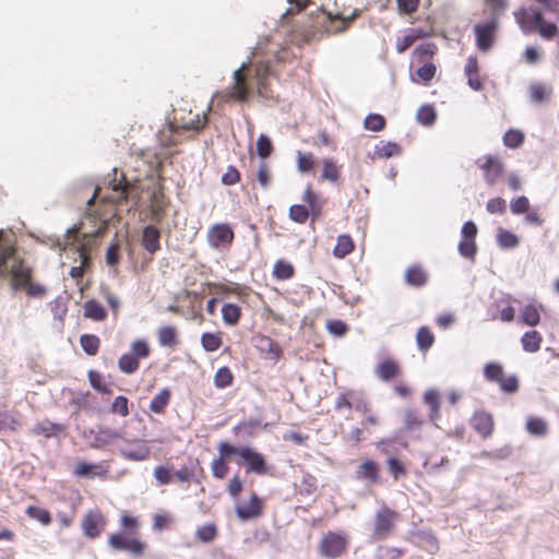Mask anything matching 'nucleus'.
I'll return each mask as SVG.
<instances>
[{"instance_id": "f257e3e1", "label": "nucleus", "mask_w": 559, "mask_h": 559, "mask_svg": "<svg viewBox=\"0 0 559 559\" xmlns=\"http://www.w3.org/2000/svg\"><path fill=\"white\" fill-rule=\"evenodd\" d=\"M0 276L10 277L12 287L25 288L31 296L44 294V287L31 283V270L16 254L12 237L0 230Z\"/></svg>"}, {"instance_id": "f03ea898", "label": "nucleus", "mask_w": 559, "mask_h": 559, "mask_svg": "<svg viewBox=\"0 0 559 559\" xmlns=\"http://www.w3.org/2000/svg\"><path fill=\"white\" fill-rule=\"evenodd\" d=\"M514 20L523 34L538 33L545 40H551L558 34L556 23L547 22L544 12L532 5L521 7L513 13Z\"/></svg>"}, {"instance_id": "7ed1b4c3", "label": "nucleus", "mask_w": 559, "mask_h": 559, "mask_svg": "<svg viewBox=\"0 0 559 559\" xmlns=\"http://www.w3.org/2000/svg\"><path fill=\"white\" fill-rule=\"evenodd\" d=\"M218 452L222 455H237L247 465V471L258 475L267 474V467L264 456L249 445L235 447L228 442L218 444Z\"/></svg>"}, {"instance_id": "20e7f679", "label": "nucleus", "mask_w": 559, "mask_h": 559, "mask_svg": "<svg viewBox=\"0 0 559 559\" xmlns=\"http://www.w3.org/2000/svg\"><path fill=\"white\" fill-rule=\"evenodd\" d=\"M246 69L247 63H242L239 69L235 70L233 74V85L226 91L217 93V96L224 102L230 99L246 102L251 91V85L247 82V74L243 73ZM248 75H251V70L248 71Z\"/></svg>"}, {"instance_id": "39448f33", "label": "nucleus", "mask_w": 559, "mask_h": 559, "mask_svg": "<svg viewBox=\"0 0 559 559\" xmlns=\"http://www.w3.org/2000/svg\"><path fill=\"white\" fill-rule=\"evenodd\" d=\"M150 355V347L143 340H136L131 344L130 350L123 354L118 361L119 369L124 373H133L139 368V359Z\"/></svg>"}, {"instance_id": "423d86ee", "label": "nucleus", "mask_w": 559, "mask_h": 559, "mask_svg": "<svg viewBox=\"0 0 559 559\" xmlns=\"http://www.w3.org/2000/svg\"><path fill=\"white\" fill-rule=\"evenodd\" d=\"M83 436L90 441V445L93 449H103L122 439L120 430L106 426H99L97 429L85 430Z\"/></svg>"}, {"instance_id": "0eeeda50", "label": "nucleus", "mask_w": 559, "mask_h": 559, "mask_svg": "<svg viewBox=\"0 0 559 559\" xmlns=\"http://www.w3.org/2000/svg\"><path fill=\"white\" fill-rule=\"evenodd\" d=\"M347 547V538L345 535L329 532L325 534L319 545V552L326 559H335L341 557Z\"/></svg>"}, {"instance_id": "6e6552de", "label": "nucleus", "mask_w": 559, "mask_h": 559, "mask_svg": "<svg viewBox=\"0 0 559 559\" xmlns=\"http://www.w3.org/2000/svg\"><path fill=\"white\" fill-rule=\"evenodd\" d=\"M477 226L474 222L468 221L464 223L461 230V241L459 242V253L466 259L474 261L477 253V246L475 238L477 236Z\"/></svg>"}, {"instance_id": "1a4fd4ad", "label": "nucleus", "mask_w": 559, "mask_h": 559, "mask_svg": "<svg viewBox=\"0 0 559 559\" xmlns=\"http://www.w3.org/2000/svg\"><path fill=\"white\" fill-rule=\"evenodd\" d=\"M498 26L499 23L497 17H491L489 21L474 26L476 46L480 51H488L491 49Z\"/></svg>"}, {"instance_id": "9d476101", "label": "nucleus", "mask_w": 559, "mask_h": 559, "mask_svg": "<svg viewBox=\"0 0 559 559\" xmlns=\"http://www.w3.org/2000/svg\"><path fill=\"white\" fill-rule=\"evenodd\" d=\"M123 443L119 447V453L128 461L142 462L148 459L151 449L144 440H126L121 439Z\"/></svg>"}, {"instance_id": "9b49d317", "label": "nucleus", "mask_w": 559, "mask_h": 559, "mask_svg": "<svg viewBox=\"0 0 559 559\" xmlns=\"http://www.w3.org/2000/svg\"><path fill=\"white\" fill-rule=\"evenodd\" d=\"M396 518L397 513L386 507L378 510L376 513L372 538L374 540L385 539L390 535Z\"/></svg>"}, {"instance_id": "f8f14e48", "label": "nucleus", "mask_w": 559, "mask_h": 559, "mask_svg": "<svg viewBox=\"0 0 559 559\" xmlns=\"http://www.w3.org/2000/svg\"><path fill=\"white\" fill-rule=\"evenodd\" d=\"M209 243L215 249L228 247L234 239V231L226 224L214 225L207 235Z\"/></svg>"}, {"instance_id": "ddd939ff", "label": "nucleus", "mask_w": 559, "mask_h": 559, "mask_svg": "<svg viewBox=\"0 0 559 559\" xmlns=\"http://www.w3.org/2000/svg\"><path fill=\"white\" fill-rule=\"evenodd\" d=\"M480 169L484 171V179L489 186H493L502 176L503 164L498 157L488 156L484 163H479Z\"/></svg>"}, {"instance_id": "4468645a", "label": "nucleus", "mask_w": 559, "mask_h": 559, "mask_svg": "<svg viewBox=\"0 0 559 559\" xmlns=\"http://www.w3.org/2000/svg\"><path fill=\"white\" fill-rule=\"evenodd\" d=\"M109 545L117 550H127L133 555H140L144 545L134 538H128L122 534H114L109 537Z\"/></svg>"}, {"instance_id": "2eb2a0df", "label": "nucleus", "mask_w": 559, "mask_h": 559, "mask_svg": "<svg viewBox=\"0 0 559 559\" xmlns=\"http://www.w3.org/2000/svg\"><path fill=\"white\" fill-rule=\"evenodd\" d=\"M74 474L82 477H106L108 467L102 463H86L80 462L76 464Z\"/></svg>"}, {"instance_id": "dca6fc26", "label": "nucleus", "mask_w": 559, "mask_h": 559, "mask_svg": "<svg viewBox=\"0 0 559 559\" xmlns=\"http://www.w3.org/2000/svg\"><path fill=\"white\" fill-rule=\"evenodd\" d=\"M105 525V521L103 515L99 512H91L88 513L83 522L82 528L86 536L94 538L98 536Z\"/></svg>"}, {"instance_id": "f3484780", "label": "nucleus", "mask_w": 559, "mask_h": 559, "mask_svg": "<svg viewBox=\"0 0 559 559\" xmlns=\"http://www.w3.org/2000/svg\"><path fill=\"white\" fill-rule=\"evenodd\" d=\"M237 516L240 520H250L261 514V500L257 493H252L248 503L236 507Z\"/></svg>"}, {"instance_id": "a211bd4d", "label": "nucleus", "mask_w": 559, "mask_h": 559, "mask_svg": "<svg viewBox=\"0 0 559 559\" xmlns=\"http://www.w3.org/2000/svg\"><path fill=\"white\" fill-rule=\"evenodd\" d=\"M472 426L479 435L487 438L493 429L492 417L488 413L478 412L472 418Z\"/></svg>"}, {"instance_id": "6ab92c4d", "label": "nucleus", "mask_w": 559, "mask_h": 559, "mask_svg": "<svg viewBox=\"0 0 559 559\" xmlns=\"http://www.w3.org/2000/svg\"><path fill=\"white\" fill-rule=\"evenodd\" d=\"M374 372L380 380L386 382L397 377L401 368L395 360L388 358L378 364Z\"/></svg>"}, {"instance_id": "aec40b11", "label": "nucleus", "mask_w": 559, "mask_h": 559, "mask_svg": "<svg viewBox=\"0 0 559 559\" xmlns=\"http://www.w3.org/2000/svg\"><path fill=\"white\" fill-rule=\"evenodd\" d=\"M355 477L360 480L376 483L379 480V466L374 461L362 462L355 472Z\"/></svg>"}, {"instance_id": "412c9836", "label": "nucleus", "mask_w": 559, "mask_h": 559, "mask_svg": "<svg viewBox=\"0 0 559 559\" xmlns=\"http://www.w3.org/2000/svg\"><path fill=\"white\" fill-rule=\"evenodd\" d=\"M255 347L271 359H277L281 356L278 344L269 336H258L255 338Z\"/></svg>"}, {"instance_id": "4be33fe9", "label": "nucleus", "mask_w": 559, "mask_h": 559, "mask_svg": "<svg viewBox=\"0 0 559 559\" xmlns=\"http://www.w3.org/2000/svg\"><path fill=\"white\" fill-rule=\"evenodd\" d=\"M159 230L154 226H146L143 229L142 245L150 253H155L159 250Z\"/></svg>"}, {"instance_id": "5701e85b", "label": "nucleus", "mask_w": 559, "mask_h": 559, "mask_svg": "<svg viewBox=\"0 0 559 559\" xmlns=\"http://www.w3.org/2000/svg\"><path fill=\"white\" fill-rule=\"evenodd\" d=\"M322 166L321 179L335 183L341 175V165L334 158L329 157L322 159Z\"/></svg>"}, {"instance_id": "b1692460", "label": "nucleus", "mask_w": 559, "mask_h": 559, "mask_svg": "<svg viewBox=\"0 0 559 559\" xmlns=\"http://www.w3.org/2000/svg\"><path fill=\"white\" fill-rule=\"evenodd\" d=\"M83 308L84 316L94 321H104L107 317L106 309L94 299L87 300Z\"/></svg>"}, {"instance_id": "393cba45", "label": "nucleus", "mask_w": 559, "mask_h": 559, "mask_svg": "<svg viewBox=\"0 0 559 559\" xmlns=\"http://www.w3.org/2000/svg\"><path fill=\"white\" fill-rule=\"evenodd\" d=\"M425 403L430 407L429 418L437 421L440 417V401L438 391L430 389L424 395Z\"/></svg>"}, {"instance_id": "a878e982", "label": "nucleus", "mask_w": 559, "mask_h": 559, "mask_svg": "<svg viewBox=\"0 0 559 559\" xmlns=\"http://www.w3.org/2000/svg\"><path fill=\"white\" fill-rule=\"evenodd\" d=\"M525 428L526 431L534 437H545L548 432L547 423L539 417H527Z\"/></svg>"}, {"instance_id": "bb28decb", "label": "nucleus", "mask_w": 559, "mask_h": 559, "mask_svg": "<svg viewBox=\"0 0 559 559\" xmlns=\"http://www.w3.org/2000/svg\"><path fill=\"white\" fill-rule=\"evenodd\" d=\"M521 343L525 352L535 353L540 347L542 336L537 331H528L523 334Z\"/></svg>"}, {"instance_id": "cd10ccee", "label": "nucleus", "mask_w": 559, "mask_h": 559, "mask_svg": "<svg viewBox=\"0 0 559 559\" xmlns=\"http://www.w3.org/2000/svg\"><path fill=\"white\" fill-rule=\"evenodd\" d=\"M538 308L542 309L543 306L539 305L537 307L534 304L526 305L523 308L522 313H521L522 322H524L526 325H530V326H536L540 321Z\"/></svg>"}, {"instance_id": "c85d7f7f", "label": "nucleus", "mask_w": 559, "mask_h": 559, "mask_svg": "<svg viewBox=\"0 0 559 559\" xmlns=\"http://www.w3.org/2000/svg\"><path fill=\"white\" fill-rule=\"evenodd\" d=\"M421 33L418 29H408L402 37H399L396 40V51L399 53H403L406 51L418 38H420Z\"/></svg>"}, {"instance_id": "c756f323", "label": "nucleus", "mask_w": 559, "mask_h": 559, "mask_svg": "<svg viewBox=\"0 0 559 559\" xmlns=\"http://www.w3.org/2000/svg\"><path fill=\"white\" fill-rule=\"evenodd\" d=\"M406 283L413 286H423L427 282V274L419 266H411L405 273Z\"/></svg>"}, {"instance_id": "7c9ffc66", "label": "nucleus", "mask_w": 559, "mask_h": 559, "mask_svg": "<svg viewBox=\"0 0 559 559\" xmlns=\"http://www.w3.org/2000/svg\"><path fill=\"white\" fill-rule=\"evenodd\" d=\"M170 400V391L168 389L160 390L151 401L150 409L155 414H160Z\"/></svg>"}, {"instance_id": "2f4dec72", "label": "nucleus", "mask_w": 559, "mask_h": 559, "mask_svg": "<svg viewBox=\"0 0 559 559\" xmlns=\"http://www.w3.org/2000/svg\"><path fill=\"white\" fill-rule=\"evenodd\" d=\"M497 242L499 247L503 249H513L520 243V239L516 235L509 230L499 228L497 234Z\"/></svg>"}, {"instance_id": "473e14b6", "label": "nucleus", "mask_w": 559, "mask_h": 559, "mask_svg": "<svg viewBox=\"0 0 559 559\" xmlns=\"http://www.w3.org/2000/svg\"><path fill=\"white\" fill-rule=\"evenodd\" d=\"M78 254L80 259V265L71 267L69 274L72 278H81L85 269L88 266L90 258L85 250V247L82 245L78 248Z\"/></svg>"}, {"instance_id": "72a5a7b5", "label": "nucleus", "mask_w": 559, "mask_h": 559, "mask_svg": "<svg viewBox=\"0 0 559 559\" xmlns=\"http://www.w3.org/2000/svg\"><path fill=\"white\" fill-rule=\"evenodd\" d=\"M354 249L353 240L347 235H340L337 237L336 246L334 247L333 253L337 258H345Z\"/></svg>"}, {"instance_id": "f704fd0d", "label": "nucleus", "mask_w": 559, "mask_h": 559, "mask_svg": "<svg viewBox=\"0 0 559 559\" xmlns=\"http://www.w3.org/2000/svg\"><path fill=\"white\" fill-rule=\"evenodd\" d=\"M158 342L162 346L173 347L177 344V331L174 326H162L158 331Z\"/></svg>"}, {"instance_id": "c9c22d12", "label": "nucleus", "mask_w": 559, "mask_h": 559, "mask_svg": "<svg viewBox=\"0 0 559 559\" xmlns=\"http://www.w3.org/2000/svg\"><path fill=\"white\" fill-rule=\"evenodd\" d=\"M436 71H437L436 66L431 62H427L417 69L416 76L418 78V80H416V78L414 75H412V81L413 82L420 81L426 84L435 78Z\"/></svg>"}, {"instance_id": "e433bc0d", "label": "nucleus", "mask_w": 559, "mask_h": 559, "mask_svg": "<svg viewBox=\"0 0 559 559\" xmlns=\"http://www.w3.org/2000/svg\"><path fill=\"white\" fill-rule=\"evenodd\" d=\"M416 342L420 350H427L432 346L435 336L428 328L421 326L417 331Z\"/></svg>"}, {"instance_id": "4c0bfd02", "label": "nucleus", "mask_w": 559, "mask_h": 559, "mask_svg": "<svg viewBox=\"0 0 559 559\" xmlns=\"http://www.w3.org/2000/svg\"><path fill=\"white\" fill-rule=\"evenodd\" d=\"M484 377L487 381L496 382L499 384L503 377L502 366L498 362H489L485 365Z\"/></svg>"}, {"instance_id": "58836bf2", "label": "nucleus", "mask_w": 559, "mask_h": 559, "mask_svg": "<svg viewBox=\"0 0 559 559\" xmlns=\"http://www.w3.org/2000/svg\"><path fill=\"white\" fill-rule=\"evenodd\" d=\"M316 158L312 153L297 152V169L299 173H310L314 167Z\"/></svg>"}, {"instance_id": "ea45409f", "label": "nucleus", "mask_w": 559, "mask_h": 559, "mask_svg": "<svg viewBox=\"0 0 559 559\" xmlns=\"http://www.w3.org/2000/svg\"><path fill=\"white\" fill-rule=\"evenodd\" d=\"M99 338L93 334H83L80 337V344L83 350L88 355H95L99 348Z\"/></svg>"}, {"instance_id": "a19ab883", "label": "nucleus", "mask_w": 559, "mask_h": 559, "mask_svg": "<svg viewBox=\"0 0 559 559\" xmlns=\"http://www.w3.org/2000/svg\"><path fill=\"white\" fill-rule=\"evenodd\" d=\"M254 82L258 93L261 96H265V83L264 80L269 74V67L266 64H257L254 69Z\"/></svg>"}, {"instance_id": "79ce46f5", "label": "nucleus", "mask_w": 559, "mask_h": 559, "mask_svg": "<svg viewBox=\"0 0 559 559\" xmlns=\"http://www.w3.org/2000/svg\"><path fill=\"white\" fill-rule=\"evenodd\" d=\"M223 320L226 324L234 325L240 317V309L235 304H225L222 308Z\"/></svg>"}, {"instance_id": "37998d69", "label": "nucleus", "mask_w": 559, "mask_h": 559, "mask_svg": "<svg viewBox=\"0 0 559 559\" xmlns=\"http://www.w3.org/2000/svg\"><path fill=\"white\" fill-rule=\"evenodd\" d=\"M231 455H222L219 454V457L214 459L211 464V469L213 473V476L222 479L224 478L228 473V466L225 462L226 459L230 457Z\"/></svg>"}, {"instance_id": "c03bdc74", "label": "nucleus", "mask_w": 559, "mask_h": 559, "mask_svg": "<svg viewBox=\"0 0 559 559\" xmlns=\"http://www.w3.org/2000/svg\"><path fill=\"white\" fill-rule=\"evenodd\" d=\"M201 344L206 352H215L222 345V338L215 333H203L201 337Z\"/></svg>"}, {"instance_id": "a18cd8bd", "label": "nucleus", "mask_w": 559, "mask_h": 559, "mask_svg": "<svg viewBox=\"0 0 559 559\" xmlns=\"http://www.w3.org/2000/svg\"><path fill=\"white\" fill-rule=\"evenodd\" d=\"M417 120L424 124V126H431L433 124V122L436 121V111L433 109L432 106H429V105H426V106H421L418 110H417Z\"/></svg>"}, {"instance_id": "49530a36", "label": "nucleus", "mask_w": 559, "mask_h": 559, "mask_svg": "<svg viewBox=\"0 0 559 559\" xmlns=\"http://www.w3.org/2000/svg\"><path fill=\"white\" fill-rule=\"evenodd\" d=\"M233 382V374L227 367L219 368L214 376V384L216 388L225 389Z\"/></svg>"}, {"instance_id": "de8ad7c7", "label": "nucleus", "mask_w": 559, "mask_h": 559, "mask_svg": "<svg viewBox=\"0 0 559 559\" xmlns=\"http://www.w3.org/2000/svg\"><path fill=\"white\" fill-rule=\"evenodd\" d=\"M25 512L29 518L37 520L43 525H48L51 522L50 513L45 509L29 506Z\"/></svg>"}, {"instance_id": "09e8293b", "label": "nucleus", "mask_w": 559, "mask_h": 559, "mask_svg": "<svg viewBox=\"0 0 559 559\" xmlns=\"http://www.w3.org/2000/svg\"><path fill=\"white\" fill-rule=\"evenodd\" d=\"M273 274L278 280H288L294 274L293 265L280 260L274 265Z\"/></svg>"}, {"instance_id": "8fccbe9b", "label": "nucleus", "mask_w": 559, "mask_h": 559, "mask_svg": "<svg viewBox=\"0 0 559 559\" xmlns=\"http://www.w3.org/2000/svg\"><path fill=\"white\" fill-rule=\"evenodd\" d=\"M217 534L216 526L212 523L200 526L197 530L195 536L203 543L212 542Z\"/></svg>"}, {"instance_id": "3c124183", "label": "nucleus", "mask_w": 559, "mask_h": 559, "mask_svg": "<svg viewBox=\"0 0 559 559\" xmlns=\"http://www.w3.org/2000/svg\"><path fill=\"white\" fill-rule=\"evenodd\" d=\"M289 217L294 222L302 224L309 217V210L305 205L294 204L289 209Z\"/></svg>"}, {"instance_id": "603ef678", "label": "nucleus", "mask_w": 559, "mask_h": 559, "mask_svg": "<svg viewBox=\"0 0 559 559\" xmlns=\"http://www.w3.org/2000/svg\"><path fill=\"white\" fill-rule=\"evenodd\" d=\"M385 120L381 115L370 114L365 119V128L378 132L384 128Z\"/></svg>"}, {"instance_id": "864d4df0", "label": "nucleus", "mask_w": 559, "mask_h": 559, "mask_svg": "<svg viewBox=\"0 0 559 559\" xmlns=\"http://www.w3.org/2000/svg\"><path fill=\"white\" fill-rule=\"evenodd\" d=\"M423 424L424 420L416 411L408 409L405 412V428L407 430L419 429Z\"/></svg>"}, {"instance_id": "5fc2aeb1", "label": "nucleus", "mask_w": 559, "mask_h": 559, "mask_svg": "<svg viewBox=\"0 0 559 559\" xmlns=\"http://www.w3.org/2000/svg\"><path fill=\"white\" fill-rule=\"evenodd\" d=\"M523 140H524L523 133L518 130H509L508 132L504 133V136H503L504 145L508 147H511V148H515L519 145H521Z\"/></svg>"}, {"instance_id": "6e6d98bb", "label": "nucleus", "mask_w": 559, "mask_h": 559, "mask_svg": "<svg viewBox=\"0 0 559 559\" xmlns=\"http://www.w3.org/2000/svg\"><path fill=\"white\" fill-rule=\"evenodd\" d=\"M257 152L261 158H266L272 152L271 140L265 135L261 134L257 141Z\"/></svg>"}, {"instance_id": "4d7b16f0", "label": "nucleus", "mask_w": 559, "mask_h": 559, "mask_svg": "<svg viewBox=\"0 0 559 559\" xmlns=\"http://www.w3.org/2000/svg\"><path fill=\"white\" fill-rule=\"evenodd\" d=\"M304 202H306L313 216H318L320 213V207L317 204V194L312 191L311 187H307L302 197Z\"/></svg>"}, {"instance_id": "13d9d810", "label": "nucleus", "mask_w": 559, "mask_h": 559, "mask_svg": "<svg viewBox=\"0 0 559 559\" xmlns=\"http://www.w3.org/2000/svg\"><path fill=\"white\" fill-rule=\"evenodd\" d=\"M530 209L528 199L524 195L516 198L510 204V210L513 214H523L526 213Z\"/></svg>"}, {"instance_id": "bf43d9fd", "label": "nucleus", "mask_w": 559, "mask_h": 559, "mask_svg": "<svg viewBox=\"0 0 559 559\" xmlns=\"http://www.w3.org/2000/svg\"><path fill=\"white\" fill-rule=\"evenodd\" d=\"M19 426V421L9 412L0 411V431L11 429L14 430Z\"/></svg>"}, {"instance_id": "052dcab7", "label": "nucleus", "mask_w": 559, "mask_h": 559, "mask_svg": "<svg viewBox=\"0 0 559 559\" xmlns=\"http://www.w3.org/2000/svg\"><path fill=\"white\" fill-rule=\"evenodd\" d=\"M111 412L123 417L127 416L129 414L128 399L122 395L117 396L111 404Z\"/></svg>"}, {"instance_id": "680f3d73", "label": "nucleus", "mask_w": 559, "mask_h": 559, "mask_svg": "<svg viewBox=\"0 0 559 559\" xmlns=\"http://www.w3.org/2000/svg\"><path fill=\"white\" fill-rule=\"evenodd\" d=\"M400 153L397 144L388 142L377 147V154L379 157L389 158Z\"/></svg>"}, {"instance_id": "e2e57ef3", "label": "nucleus", "mask_w": 559, "mask_h": 559, "mask_svg": "<svg viewBox=\"0 0 559 559\" xmlns=\"http://www.w3.org/2000/svg\"><path fill=\"white\" fill-rule=\"evenodd\" d=\"M500 389L507 393H515L519 389V380L518 377L512 374L508 378L502 377V380L499 382Z\"/></svg>"}, {"instance_id": "0e129e2a", "label": "nucleus", "mask_w": 559, "mask_h": 559, "mask_svg": "<svg viewBox=\"0 0 559 559\" xmlns=\"http://www.w3.org/2000/svg\"><path fill=\"white\" fill-rule=\"evenodd\" d=\"M173 476V472L170 468L165 466H157L154 471V477L156 478L157 483L160 485H166L170 483Z\"/></svg>"}, {"instance_id": "69168bd1", "label": "nucleus", "mask_w": 559, "mask_h": 559, "mask_svg": "<svg viewBox=\"0 0 559 559\" xmlns=\"http://www.w3.org/2000/svg\"><path fill=\"white\" fill-rule=\"evenodd\" d=\"M326 326L329 332L335 336H343L347 331V325L341 320L329 321Z\"/></svg>"}, {"instance_id": "338daca9", "label": "nucleus", "mask_w": 559, "mask_h": 559, "mask_svg": "<svg viewBox=\"0 0 559 559\" xmlns=\"http://www.w3.org/2000/svg\"><path fill=\"white\" fill-rule=\"evenodd\" d=\"M388 468L395 479L406 473V469L403 466V464L397 459L394 457H390L388 460Z\"/></svg>"}, {"instance_id": "774afa93", "label": "nucleus", "mask_w": 559, "mask_h": 559, "mask_svg": "<svg viewBox=\"0 0 559 559\" xmlns=\"http://www.w3.org/2000/svg\"><path fill=\"white\" fill-rule=\"evenodd\" d=\"M486 209L489 213H502L506 209V201L501 198H493L487 202Z\"/></svg>"}]
</instances>
